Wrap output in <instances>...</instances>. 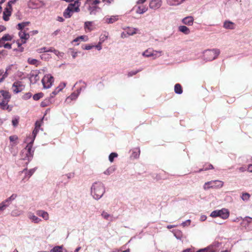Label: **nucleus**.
Listing matches in <instances>:
<instances>
[{
  "mask_svg": "<svg viewBox=\"0 0 252 252\" xmlns=\"http://www.w3.org/2000/svg\"><path fill=\"white\" fill-rule=\"evenodd\" d=\"M105 192L104 185L101 182H95L91 187V194L94 199L99 200Z\"/></svg>",
  "mask_w": 252,
  "mask_h": 252,
  "instance_id": "obj_1",
  "label": "nucleus"
},
{
  "mask_svg": "<svg viewBox=\"0 0 252 252\" xmlns=\"http://www.w3.org/2000/svg\"><path fill=\"white\" fill-rule=\"evenodd\" d=\"M11 98V95L9 93L5 90L0 91V107L3 110H8L9 111L11 110L9 107L8 103Z\"/></svg>",
  "mask_w": 252,
  "mask_h": 252,
  "instance_id": "obj_2",
  "label": "nucleus"
},
{
  "mask_svg": "<svg viewBox=\"0 0 252 252\" xmlns=\"http://www.w3.org/2000/svg\"><path fill=\"white\" fill-rule=\"evenodd\" d=\"M220 54L219 49L207 50L204 52V59L206 61H211L216 59Z\"/></svg>",
  "mask_w": 252,
  "mask_h": 252,
  "instance_id": "obj_3",
  "label": "nucleus"
},
{
  "mask_svg": "<svg viewBox=\"0 0 252 252\" xmlns=\"http://www.w3.org/2000/svg\"><path fill=\"white\" fill-rule=\"evenodd\" d=\"M34 151V150L32 148L26 147L21 151V159L24 160H27V163H28L32 159Z\"/></svg>",
  "mask_w": 252,
  "mask_h": 252,
  "instance_id": "obj_4",
  "label": "nucleus"
},
{
  "mask_svg": "<svg viewBox=\"0 0 252 252\" xmlns=\"http://www.w3.org/2000/svg\"><path fill=\"white\" fill-rule=\"evenodd\" d=\"M223 186V182L220 180H213L206 182L203 187L204 190L210 189H220Z\"/></svg>",
  "mask_w": 252,
  "mask_h": 252,
  "instance_id": "obj_5",
  "label": "nucleus"
},
{
  "mask_svg": "<svg viewBox=\"0 0 252 252\" xmlns=\"http://www.w3.org/2000/svg\"><path fill=\"white\" fill-rule=\"evenodd\" d=\"M162 55V51L154 50L152 48H148L142 53V56L145 57H152L156 59Z\"/></svg>",
  "mask_w": 252,
  "mask_h": 252,
  "instance_id": "obj_6",
  "label": "nucleus"
},
{
  "mask_svg": "<svg viewBox=\"0 0 252 252\" xmlns=\"http://www.w3.org/2000/svg\"><path fill=\"white\" fill-rule=\"evenodd\" d=\"M229 216V212L227 209L223 208L221 210H217L213 211L210 216L213 218L220 217L222 219H226Z\"/></svg>",
  "mask_w": 252,
  "mask_h": 252,
  "instance_id": "obj_7",
  "label": "nucleus"
},
{
  "mask_svg": "<svg viewBox=\"0 0 252 252\" xmlns=\"http://www.w3.org/2000/svg\"><path fill=\"white\" fill-rule=\"evenodd\" d=\"M54 81V77L50 74L44 75L41 82L44 89H49Z\"/></svg>",
  "mask_w": 252,
  "mask_h": 252,
  "instance_id": "obj_8",
  "label": "nucleus"
},
{
  "mask_svg": "<svg viewBox=\"0 0 252 252\" xmlns=\"http://www.w3.org/2000/svg\"><path fill=\"white\" fill-rule=\"evenodd\" d=\"M28 5L30 8L36 9L44 6L45 3L41 0H30L28 3Z\"/></svg>",
  "mask_w": 252,
  "mask_h": 252,
  "instance_id": "obj_9",
  "label": "nucleus"
},
{
  "mask_svg": "<svg viewBox=\"0 0 252 252\" xmlns=\"http://www.w3.org/2000/svg\"><path fill=\"white\" fill-rule=\"evenodd\" d=\"M242 220L241 225L248 230L252 229V218L250 217H246L244 218L240 217Z\"/></svg>",
  "mask_w": 252,
  "mask_h": 252,
  "instance_id": "obj_10",
  "label": "nucleus"
},
{
  "mask_svg": "<svg viewBox=\"0 0 252 252\" xmlns=\"http://www.w3.org/2000/svg\"><path fill=\"white\" fill-rule=\"evenodd\" d=\"M24 88L25 86L20 81L15 82L12 86V90L13 92L15 94H17L22 92L24 89Z\"/></svg>",
  "mask_w": 252,
  "mask_h": 252,
  "instance_id": "obj_11",
  "label": "nucleus"
},
{
  "mask_svg": "<svg viewBox=\"0 0 252 252\" xmlns=\"http://www.w3.org/2000/svg\"><path fill=\"white\" fill-rule=\"evenodd\" d=\"M85 88V86L81 87L79 89L77 90V92H74L72 93L69 96H68L66 99V102L67 103H70L72 100H74L77 99L79 94L81 93V91L82 89H84Z\"/></svg>",
  "mask_w": 252,
  "mask_h": 252,
  "instance_id": "obj_12",
  "label": "nucleus"
},
{
  "mask_svg": "<svg viewBox=\"0 0 252 252\" xmlns=\"http://www.w3.org/2000/svg\"><path fill=\"white\" fill-rule=\"evenodd\" d=\"M28 218L31 222L34 223H39L42 221L41 219L35 215L32 212H30L28 213Z\"/></svg>",
  "mask_w": 252,
  "mask_h": 252,
  "instance_id": "obj_13",
  "label": "nucleus"
},
{
  "mask_svg": "<svg viewBox=\"0 0 252 252\" xmlns=\"http://www.w3.org/2000/svg\"><path fill=\"white\" fill-rule=\"evenodd\" d=\"M80 5V2L75 0L73 3L69 4L67 8H70V10H71L73 13L74 12H77L80 11L79 7Z\"/></svg>",
  "mask_w": 252,
  "mask_h": 252,
  "instance_id": "obj_14",
  "label": "nucleus"
},
{
  "mask_svg": "<svg viewBox=\"0 0 252 252\" xmlns=\"http://www.w3.org/2000/svg\"><path fill=\"white\" fill-rule=\"evenodd\" d=\"M161 0H152L150 2L149 7L151 9H157L161 6Z\"/></svg>",
  "mask_w": 252,
  "mask_h": 252,
  "instance_id": "obj_15",
  "label": "nucleus"
},
{
  "mask_svg": "<svg viewBox=\"0 0 252 252\" xmlns=\"http://www.w3.org/2000/svg\"><path fill=\"white\" fill-rule=\"evenodd\" d=\"M197 252H219L215 246H211L206 248L201 249ZM221 252H229L228 250L221 251Z\"/></svg>",
  "mask_w": 252,
  "mask_h": 252,
  "instance_id": "obj_16",
  "label": "nucleus"
},
{
  "mask_svg": "<svg viewBox=\"0 0 252 252\" xmlns=\"http://www.w3.org/2000/svg\"><path fill=\"white\" fill-rule=\"evenodd\" d=\"M97 4L92 3L88 7V10L91 15H95L100 10V8Z\"/></svg>",
  "mask_w": 252,
  "mask_h": 252,
  "instance_id": "obj_17",
  "label": "nucleus"
},
{
  "mask_svg": "<svg viewBox=\"0 0 252 252\" xmlns=\"http://www.w3.org/2000/svg\"><path fill=\"white\" fill-rule=\"evenodd\" d=\"M19 36L22 43H26L27 40L30 38V35L25 31H21L19 32Z\"/></svg>",
  "mask_w": 252,
  "mask_h": 252,
  "instance_id": "obj_18",
  "label": "nucleus"
},
{
  "mask_svg": "<svg viewBox=\"0 0 252 252\" xmlns=\"http://www.w3.org/2000/svg\"><path fill=\"white\" fill-rule=\"evenodd\" d=\"M223 27L226 30H234L236 28V24L229 20H226L223 22Z\"/></svg>",
  "mask_w": 252,
  "mask_h": 252,
  "instance_id": "obj_19",
  "label": "nucleus"
},
{
  "mask_svg": "<svg viewBox=\"0 0 252 252\" xmlns=\"http://www.w3.org/2000/svg\"><path fill=\"white\" fill-rule=\"evenodd\" d=\"M19 176L21 177V182L22 183L26 182L30 179V177L26 172V168L19 172Z\"/></svg>",
  "mask_w": 252,
  "mask_h": 252,
  "instance_id": "obj_20",
  "label": "nucleus"
},
{
  "mask_svg": "<svg viewBox=\"0 0 252 252\" xmlns=\"http://www.w3.org/2000/svg\"><path fill=\"white\" fill-rule=\"evenodd\" d=\"M39 71L37 70H35L32 72L30 77V81L32 83H35L40 79V77L39 76Z\"/></svg>",
  "mask_w": 252,
  "mask_h": 252,
  "instance_id": "obj_21",
  "label": "nucleus"
},
{
  "mask_svg": "<svg viewBox=\"0 0 252 252\" xmlns=\"http://www.w3.org/2000/svg\"><path fill=\"white\" fill-rule=\"evenodd\" d=\"M36 215L42 217L44 220H47L49 219V214L43 210H37L36 212Z\"/></svg>",
  "mask_w": 252,
  "mask_h": 252,
  "instance_id": "obj_22",
  "label": "nucleus"
},
{
  "mask_svg": "<svg viewBox=\"0 0 252 252\" xmlns=\"http://www.w3.org/2000/svg\"><path fill=\"white\" fill-rule=\"evenodd\" d=\"M34 140L35 138L32 136V135H30L27 136L24 141L25 143H27L26 147L32 148V145Z\"/></svg>",
  "mask_w": 252,
  "mask_h": 252,
  "instance_id": "obj_23",
  "label": "nucleus"
},
{
  "mask_svg": "<svg viewBox=\"0 0 252 252\" xmlns=\"http://www.w3.org/2000/svg\"><path fill=\"white\" fill-rule=\"evenodd\" d=\"M194 19L192 16H188L183 18L182 20V23L188 26H192L193 23Z\"/></svg>",
  "mask_w": 252,
  "mask_h": 252,
  "instance_id": "obj_24",
  "label": "nucleus"
},
{
  "mask_svg": "<svg viewBox=\"0 0 252 252\" xmlns=\"http://www.w3.org/2000/svg\"><path fill=\"white\" fill-rule=\"evenodd\" d=\"M118 20V16H111L110 17L106 16L104 18L105 22L107 24H112Z\"/></svg>",
  "mask_w": 252,
  "mask_h": 252,
  "instance_id": "obj_25",
  "label": "nucleus"
},
{
  "mask_svg": "<svg viewBox=\"0 0 252 252\" xmlns=\"http://www.w3.org/2000/svg\"><path fill=\"white\" fill-rule=\"evenodd\" d=\"M101 216L103 219L109 221H112L115 220L114 217L112 215L104 211L102 212Z\"/></svg>",
  "mask_w": 252,
  "mask_h": 252,
  "instance_id": "obj_26",
  "label": "nucleus"
},
{
  "mask_svg": "<svg viewBox=\"0 0 252 252\" xmlns=\"http://www.w3.org/2000/svg\"><path fill=\"white\" fill-rule=\"evenodd\" d=\"M178 31L186 35L189 34L190 33L189 29L185 26H179Z\"/></svg>",
  "mask_w": 252,
  "mask_h": 252,
  "instance_id": "obj_27",
  "label": "nucleus"
},
{
  "mask_svg": "<svg viewBox=\"0 0 252 252\" xmlns=\"http://www.w3.org/2000/svg\"><path fill=\"white\" fill-rule=\"evenodd\" d=\"M116 170L115 166L112 165L109 167L106 170L103 172V174L108 176L113 174Z\"/></svg>",
  "mask_w": 252,
  "mask_h": 252,
  "instance_id": "obj_28",
  "label": "nucleus"
},
{
  "mask_svg": "<svg viewBox=\"0 0 252 252\" xmlns=\"http://www.w3.org/2000/svg\"><path fill=\"white\" fill-rule=\"evenodd\" d=\"M24 214V211L19 208L13 210L11 212L12 217H19Z\"/></svg>",
  "mask_w": 252,
  "mask_h": 252,
  "instance_id": "obj_29",
  "label": "nucleus"
},
{
  "mask_svg": "<svg viewBox=\"0 0 252 252\" xmlns=\"http://www.w3.org/2000/svg\"><path fill=\"white\" fill-rule=\"evenodd\" d=\"M126 34L128 35H133L139 31L138 29L128 27L125 29Z\"/></svg>",
  "mask_w": 252,
  "mask_h": 252,
  "instance_id": "obj_30",
  "label": "nucleus"
},
{
  "mask_svg": "<svg viewBox=\"0 0 252 252\" xmlns=\"http://www.w3.org/2000/svg\"><path fill=\"white\" fill-rule=\"evenodd\" d=\"M185 0H166L167 3L170 6H176L182 3Z\"/></svg>",
  "mask_w": 252,
  "mask_h": 252,
  "instance_id": "obj_31",
  "label": "nucleus"
},
{
  "mask_svg": "<svg viewBox=\"0 0 252 252\" xmlns=\"http://www.w3.org/2000/svg\"><path fill=\"white\" fill-rule=\"evenodd\" d=\"M9 140L12 146H15L18 144V137L16 135L10 136L9 137Z\"/></svg>",
  "mask_w": 252,
  "mask_h": 252,
  "instance_id": "obj_32",
  "label": "nucleus"
},
{
  "mask_svg": "<svg viewBox=\"0 0 252 252\" xmlns=\"http://www.w3.org/2000/svg\"><path fill=\"white\" fill-rule=\"evenodd\" d=\"M251 197V195L248 192H242L240 195L241 199L245 202L249 201Z\"/></svg>",
  "mask_w": 252,
  "mask_h": 252,
  "instance_id": "obj_33",
  "label": "nucleus"
},
{
  "mask_svg": "<svg viewBox=\"0 0 252 252\" xmlns=\"http://www.w3.org/2000/svg\"><path fill=\"white\" fill-rule=\"evenodd\" d=\"M147 10L148 8L144 5L138 6L136 9V12L137 13L141 14L145 13L146 11H147Z\"/></svg>",
  "mask_w": 252,
  "mask_h": 252,
  "instance_id": "obj_34",
  "label": "nucleus"
},
{
  "mask_svg": "<svg viewBox=\"0 0 252 252\" xmlns=\"http://www.w3.org/2000/svg\"><path fill=\"white\" fill-rule=\"evenodd\" d=\"M174 91L177 94H182L183 90L181 85L179 84H175L174 86Z\"/></svg>",
  "mask_w": 252,
  "mask_h": 252,
  "instance_id": "obj_35",
  "label": "nucleus"
},
{
  "mask_svg": "<svg viewBox=\"0 0 252 252\" xmlns=\"http://www.w3.org/2000/svg\"><path fill=\"white\" fill-rule=\"evenodd\" d=\"M17 196V195L16 194L13 193L10 197H9L4 201L5 203H7L8 205H9L11 202L16 199Z\"/></svg>",
  "mask_w": 252,
  "mask_h": 252,
  "instance_id": "obj_36",
  "label": "nucleus"
},
{
  "mask_svg": "<svg viewBox=\"0 0 252 252\" xmlns=\"http://www.w3.org/2000/svg\"><path fill=\"white\" fill-rule=\"evenodd\" d=\"M69 8H67L64 10V11L63 12V16L65 18H70L72 16V14L73 13L72 11H71V10H70Z\"/></svg>",
  "mask_w": 252,
  "mask_h": 252,
  "instance_id": "obj_37",
  "label": "nucleus"
},
{
  "mask_svg": "<svg viewBox=\"0 0 252 252\" xmlns=\"http://www.w3.org/2000/svg\"><path fill=\"white\" fill-rule=\"evenodd\" d=\"M30 23L29 22H25L19 23L17 25V29L19 30L23 31V30L24 29L25 27L29 25Z\"/></svg>",
  "mask_w": 252,
  "mask_h": 252,
  "instance_id": "obj_38",
  "label": "nucleus"
},
{
  "mask_svg": "<svg viewBox=\"0 0 252 252\" xmlns=\"http://www.w3.org/2000/svg\"><path fill=\"white\" fill-rule=\"evenodd\" d=\"M51 99L50 97H49L48 98L44 100L43 101L41 102V106L44 107L49 105L52 103Z\"/></svg>",
  "mask_w": 252,
  "mask_h": 252,
  "instance_id": "obj_39",
  "label": "nucleus"
},
{
  "mask_svg": "<svg viewBox=\"0 0 252 252\" xmlns=\"http://www.w3.org/2000/svg\"><path fill=\"white\" fill-rule=\"evenodd\" d=\"M12 36L9 34H4L0 39L6 42V41H11L12 39Z\"/></svg>",
  "mask_w": 252,
  "mask_h": 252,
  "instance_id": "obj_40",
  "label": "nucleus"
},
{
  "mask_svg": "<svg viewBox=\"0 0 252 252\" xmlns=\"http://www.w3.org/2000/svg\"><path fill=\"white\" fill-rule=\"evenodd\" d=\"M93 22H86L85 23V29H87L89 32H91L93 30V29L92 27L93 26Z\"/></svg>",
  "mask_w": 252,
  "mask_h": 252,
  "instance_id": "obj_41",
  "label": "nucleus"
},
{
  "mask_svg": "<svg viewBox=\"0 0 252 252\" xmlns=\"http://www.w3.org/2000/svg\"><path fill=\"white\" fill-rule=\"evenodd\" d=\"M50 252H67L66 250L63 251L61 246H56L53 248Z\"/></svg>",
  "mask_w": 252,
  "mask_h": 252,
  "instance_id": "obj_42",
  "label": "nucleus"
},
{
  "mask_svg": "<svg viewBox=\"0 0 252 252\" xmlns=\"http://www.w3.org/2000/svg\"><path fill=\"white\" fill-rule=\"evenodd\" d=\"M10 12L8 11L7 9L5 10L3 13V19L4 21H7L9 20V17L10 16Z\"/></svg>",
  "mask_w": 252,
  "mask_h": 252,
  "instance_id": "obj_43",
  "label": "nucleus"
},
{
  "mask_svg": "<svg viewBox=\"0 0 252 252\" xmlns=\"http://www.w3.org/2000/svg\"><path fill=\"white\" fill-rule=\"evenodd\" d=\"M108 33L104 32L103 33L101 34L99 38V41L103 43L105 40H106L108 38Z\"/></svg>",
  "mask_w": 252,
  "mask_h": 252,
  "instance_id": "obj_44",
  "label": "nucleus"
},
{
  "mask_svg": "<svg viewBox=\"0 0 252 252\" xmlns=\"http://www.w3.org/2000/svg\"><path fill=\"white\" fill-rule=\"evenodd\" d=\"M28 63L32 65H37L38 64V61L37 60L31 58L28 59Z\"/></svg>",
  "mask_w": 252,
  "mask_h": 252,
  "instance_id": "obj_45",
  "label": "nucleus"
},
{
  "mask_svg": "<svg viewBox=\"0 0 252 252\" xmlns=\"http://www.w3.org/2000/svg\"><path fill=\"white\" fill-rule=\"evenodd\" d=\"M43 93H37V94H36L33 95V99L34 100H38L40 98H42L43 97Z\"/></svg>",
  "mask_w": 252,
  "mask_h": 252,
  "instance_id": "obj_46",
  "label": "nucleus"
},
{
  "mask_svg": "<svg viewBox=\"0 0 252 252\" xmlns=\"http://www.w3.org/2000/svg\"><path fill=\"white\" fill-rule=\"evenodd\" d=\"M118 157V154L116 153H112L109 156V160L111 162H113L114 159Z\"/></svg>",
  "mask_w": 252,
  "mask_h": 252,
  "instance_id": "obj_47",
  "label": "nucleus"
},
{
  "mask_svg": "<svg viewBox=\"0 0 252 252\" xmlns=\"http://www.w3.org/2000/svg\"><path fill=\"white\" fill-rule=\"evenodd\" d=\"M37 124L38 123H35V126L34 129H33L32 134H31L32 136L35 138L36 136L39 131V129L37 128Z\"/></svg>",
  "mask_w": 252,
  "mask_h": 252,
  "instance_id": "obj_48",
  "label": "nucleus"
},
{
  "mask_svg": "<svg viewBox=\"0 0 252 252\" xmlns=\"http://www.w3.org/2000/svg\"><path fill=\"white\" fill-rule=\"evenodd\" d=\"M9 205L5 203L4 201H2L1 203H0V211H3Z\"/></svg>",
  "mask_w": 252,
  "mask_h": 252,
  "instance_id": "obj_49",
  "label": "nucleus"
},
{
  "mask_svg": "<svg viewBox=\"0 0 252 252\" xmlns=\"http://www.w3.org/2000/svg\"><path fill=\"white\" fill-rule=\"evenodd\" d=\"M12 123L14 126H17L19 123V118L17 117H15L12 120Z\"/></svg>",
  "mask_w": 252,
  "mask_h": 252,
  "instance_id": "obj_50",
  "label": "nucleus"
},
{
  "mask_svg": "<svg viewBox=\"0 0 252 252\" xmlns=\"http://www.w3.org/2000/svg\"><path fill=\"white\" fill-rule=\"evenodd\" d=\"M35 169L34 168L31 169L30 170H27L26 168V172L27 173L28 176L30 177V178L32 175V174L35 172Z\"/></svg>",
  "mask_w": 252,
  "mask_h": 252,
  "instance_id": "obj_51",
  "label": "nucleus"
},
{
  "mask_svg": "<svg viewBox=\"0 0 252 252\" xmlns=\"http://www.w3.org/2000/svg\"><path fill=\"white\" fill-rule=\"evenodd\" d=\"M32 97V94L30 93L25 94L23 95L22 98L24 100H28Z\"/></svg>",
  "mask_w": 252,
  "mask_h": 252,
  "instance_id": "obj_52",
  "label": "nucleus"
},
{
  "mask_svg": "<svg viewBox=\"0 0 252 252\" xmlns=\"http://www.w3.org/2000/svg\"><path fill=\"white\" fill-rule=\"evenodd\" d=\"M66 86V83L63 82L60 84L57 89L61 92Z\"/></svg>",
  "mask_w": 252,
  "mask_h": 252,
  "instance_id": "obj_53",
  "label": "nucleus"
},
{
  "mask_svg": "<svg viewBox=\"0 0 252 252\" xmlns=\"http://www.w3.org/2000/svg\"><path fill=\"white\" fill-rule=\"evenodd\" d=\"M60 92V91L57 89V88H56V89L51 93V94H50V98L51 99L53 98L56 94H57L59 93Z\"/></svg>",
  "mask_w": 252,
  "mask_h": 252,
  "instance_id": "obj_54",
  "label": "nucleus"
},
{
  "mask_svg": "<svg viewBox=\"0 0 252 252\" xmlns=\"http://www.w3.org/2000/svg\"><path fill=\"white\" fill-rule=\"evenodd\" d=\"M139 154L140 150L139 149H136V151L132 153V156L135 158H137L139 157Z\"/></svg>",
  "mask_w": 252,
  "mask_h": 252,
  "instance_id": "obj_55",
  "label": "nucleus"
},
{
  "mask_svg": "<svg viewBox=\"0 0 252 252\" xmlns=\"http://www.w3.org/2000/svg\"><path fill=\"white\" fill-rule=\"evenodd\" d=\"M140 70H132L131 71H130L127 74V75L128 77H131L133 75H134L135 74H136L138 72H139Z\"/></svg>",
  "mask_w": 252,
  "mask_h": 252,
  "instance_id": "obj_56",
  "label": "nucleus"
},
{
  "mask_svg": "<svg viewBox=\"0 0 252 252\" xmlns=\"http://www.w3.org/2000/svg\"><path fill=\"white\" fill-rule=\"evenodd\" d=\"M94 47V45H91L90 44H88V45H85L84 47H82V48L84 50H89L92 49Z\"/></svg>",
  "mask_w": 252,
  "mask_h": 252,
  "instance_id": "obj_57",
  "label": "nucleus"
},
{
  "mask_svg": "<svg viewBox=\"0 0 252 252\" xmlns=\"http://www.w3.org/2000/svg\"><path fill=\"white\" fill-rule=\"evenodd\" d=\"M80 40L83 41H87L89 40V38L87 35H81L79 36Z\"/></svg>",
  "mask_w": 252,
  "mask_h": 252,
  "instance_id": "obj_58",
  "label": "nucleus"
},
{
  "mask_svg": "<svg viewBox=\"0 0 252 252\" xmlns=\"http://www.w3.org/2000/svg\"><path fill=\"white\" fill-rule=\"evenodd\" d=\"M190 224V220H186L185 221H184L182 223L181 225L185 227V226H189V225Z\"/></svg>",
  "mask_w": 252,
  "mask_h": 252,
  "instance_id": "obj_59",
  "label": "nucleus"
},
{
  "mask_svg": "<svg viewBox=\"0 0 252 252\" xmlns=\"http://www.w3.org/2000/svg\"><path fill=\"white\" fill-rule=\"evenodd\" d=\"M102 43V42H101L99 41L97 45H94V47L96 48L98 51H100L102 49V46H101Z\"/></svg>",
  "mask_w": 252,
  "mask_h": 252,
  "instance_id": "obj_60",
  "label": "nucleus"
},
{
  "mask_svg": "<svg viewBox=\"0 0 252 252\" xmlns=\"http://www.w3.org/2000/svg\"><path fill=\"white\" fill-rule=\"evenodd\" d=\"M37 52L39 53L46 52V47H42L37 50Z\"/></svg>",
  "mask_w": 252,
  "mask_h": 252,
  "instance_id": "obj_61",
  "label": "nucleus"
},
{
  "mask_svg": "<svg viewBox=\"0 0 252 252\" xmlns=\"http://www.w3.org/2000/svg\"><path fill=\"white\" fill-rule=\"evenodd\" d=\"M53 53L56 55H57V56L58 57H62L63 56V53H61L59 51H58V50H55L54 49V51H53Z\"/></svg>",
  "mask_w": 252,
  "mask_h": 252,
  "instance_id": "obj_62",
  "label": "nucleus"
},
{
  "mask_svg": "<svg viewBox=\"0 0 252 252\" xmlns=\"http://www.w3.org/2000/svg\"><path fill=\"white\" fill-rule=\"evenodd\" d=\"M3 47L5 49H10L12 48V44L8 42H5Z\"/></svg>",
  "mask_w": 252,
  "mask_h": 252,
  "instance_id": "obj_63",
  "label": "nucleus"
},
{
  "mask_svg": "<svg viewBox=\"0 0 252 252\" xmlns=\"http://www.w3.org/2000/svg\"><path fill=\"white\" fill-rule=\"evenodd\" d=\"M0 76H2L3 77H4L5 79L8 76L7 71L6 70L5 72H1L0 71Z\"/></svg>",
  "mask_w": 252,
  "mask_h": 252,
  "instance_id": "obj_64",
  "label": "nucleus"
}]
</instances>
